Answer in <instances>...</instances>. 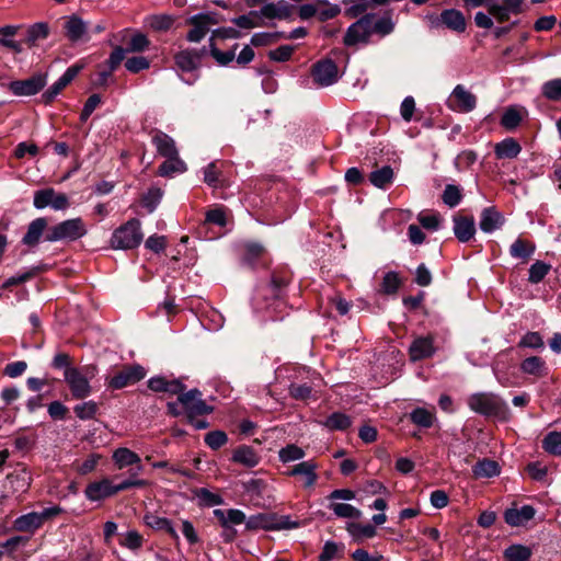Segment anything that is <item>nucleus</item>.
Returning <instances> with one entry per match:
<instances>
[{
  "mask_svg": "<svg viewBox=\"0 0 561 561\" xmlns=\"http://www.w3.org/2000/svg\"><path fill=\"white\" fill-rule=\"evenodd\" d=\"M409 352L411 359L414 362L431 357L435 352L433 337H416L410 345Z\"/></svg>",
  "mask_w": 561,
  "mask_h": 561,
  "instance_id": "nucleus-18",
  "label": "nucleus"
},
{
  "mask_svg": "<svg viewBox=\"0 0 561 561\" xmlns=\"http://www.w3.org/2000/svg\"><path fill=\"white\" fill-rule=\"evenodd\" d=\"M232 22L241 28H254L262 26V16L260 12L251 11L248 14L233 19Z\"/></svg>",
  "mask_w": 561,
  "mask_h": 561,
  "instance_id": "nucleus-45",
  "label": "nucleus"
},
{
  "mask_svg": "<svg viewBox=\"0 0 561 561\" xmlns=\"http://www.w3.org/2000/svg\"><path fill=\"white\" fill-rule=\"evenodd\" d=\"M551 268L550 264H547L542 261H536L529 268V277L528 280L531 284H538L541 282L545 276L549 273Z\"/></svg>",
  "mask_w": 561,
  "mask_h": 561,
  "instance_id": "nucleus-50",
  "label": "nucleus"
},
{
  "mask_svg": "<svg viewBox=\"0 0 561 561\" xmlns=\"http://www.w3.org/2000/svg\"><path fill=\"white\" fill-rule=\"evenodd\" d=\"M65 31L67 37L71 42H79L85 39L87 25L81 19L77 16H71L66 21Z\"/></svg>",
  "mask_w": 561,
  "mask_h": 561,
  "instance_id": "nucleus-29",
  "label": "nucleus"
},
{
  "mask_svg": "<svg viewBox=\"0 0 561 561\" xmlns=\"http://www.w3.org/2000/svg\"><path fill=\"white\" fill-rule=\"evenodd\" d=\"M305 450L297 445H287L278 451L279 460L284 463L300 460L305 457Z\"/></svg>",
  "mask_w": 561,
  "mask_h": 561,
  "instance_id": "nucleus-49",
  "label": "nucleus"
},
{
  "mask_svg": "<svg viewBox=\"0 0 561 561\" xmlns=\"http://www.w3.org/2000/svg\"><path fill=\"white\" fill-rule=\"evenodd\" d=\"M146 371L140 365L126 366L108 379V387L122 389L145 378Z\"/></svg>",
  "mask_w": 561,
  "mask_h": 561,
  "instance_id": "nucleus-9",
  "label": "nucleus"
},
{
  "mask_svg": "<svg viewBox=\"0 0 561 561\" xmlns=\"http://www.w3.org/2000/svg\"><path fill=\"white\" fill-rule=\"evenodd\" d=\"M454 233L460 242H468L476 233V224L472 217L456 215L453 218Z\"/></svg>",
  "mask_w": 561,
  "mask_h": 561,
  "instance_id": "nucleus-17",
  "label": "nucleus"
},
{
  "mask_svg": "<svg viewBox=\"0 0 561 561\" xmlns=\"http://www.w3.org/2000/svg\"><path fill=\"white\" fill-rule=\"evenodd\" d=\"M504 224V218L494 207H486L480 215V229L485 233H491L500 229Z\"/></svg>",
  "mask_w": 561,
  "mask_h": 561,
  "instance_id": "nucleus-19",
  "label": "nucleus"
},
{
  "mask_svg": "<svg viewBox=\"0 0 561 561\" xmlns=\"http://www.w3.org/2000/svg\"><path fill=\"white\" fill-rule=\"evenodd\" d=\"M546 451L552 455H561V432H550L542 442Z\"/></svg>",
  "mask_w": 561,
  "mask_h": 561,
  "instance_id": "nucleus-51",
  "label": "nucleus"
},
{
  "mask_svg": "<svg viewBox=\"0 0 561 561\" xmlns=\"http://www.w3.org/2000/svg\"><path fill=\"white\" fill-rule=\"evenodd\" d=\"M228 440L227 434L222 431H213L206 434L205 443L211 449H218L222 447Z\"/></svg>",
  "mask_w": 561,
  "mask_h": 561,
  "instance_id": "nucleus-59",
  "label": "nucleus"
},
{
  "mask_svg": "<svg viewBox=\"0 0 561 561\" xmlns=\"http://www.w3.org/2000/svg\"><path fill=\"white\" fill-rule=\"evenodd\" d=\"M59 506H51L44 508L42 512H31L19 516L13 522V528L21 533H35L39 529L47 520L59 515L61 513Z\"/></svg>",
  "mask_w": 561,
  "mask_h": 561,
  "instance_id": "nucleus-5",
  "label": "nucleus"
},
{
  "mask_svg": "<svg viewBox=\"0 0 561 561\" xmlns=\"http://www.w3.org/2000/svg\"><path fill=\"white\" fill-rule=\"evenodd\" d=\"M152 144L154 145L158 153L164 158H169L179 153L175 146V141L165 133H154V135L152 136Z\"/></svg>",
  "mask_w": 561,
  "mask_h": 561,
  "instance_id": "nucleus-24",
  "label": "nucleus"
},
{
  "mask_svg": "<svg viewBox=\"0 0 561 561\" xmlns=\"http://www.w3.org/2000/svg\"><path fill=\"white\" fill-rule=\"evenodd\" d=\"M98 411H99V404L92 400L84 401L80 404H77L73 408L75 414L80 420H83V421L93 419L96 415Z\"/></svg>",
  "mask_w": 561,
  "mask_h": 561,
  "instance_id": "nucleus-47",
  "label": "nucleus"
},
{
  "mask_svg": "<svg viewBox=\"0 0 561 561\" xmlns=\"http://www.w3.org/2000/svg\"><path fill=\"white\" fill-rule=\"evenodd\" d=\"M534 516L535 510L529 505H524L520 508H510L504 514L505 522L511 526H520Z\"/></svg>",
  "mask_w": 561,
  "mask_h": 561,
  "instance_id": "nucleus-23",
  "label": "nucleus"
},
{
  "mask_svg": "<svg viewBox=\"0 0 561 561\" xmlns=\"http://www.w3.org/2000/svg\"><path fill=\"white\" fill-rule=\"evenodd\" d=\"M46 227H47V220L45 218L41 217V218H36L35 220H33L28 225L27 231L22 239L23 244L31 247V248L35 247L38 243L41 237L43 236Z\"/></svg>",
  "mask_w": 561,
  "mask_h": 561,
  "instance_id": "nucleus-25",
  "label": "nucleus"
},
{
  "mask_svg": "<svg viewBox=\"0 0 561 561\" xmlns=\"http://www.w3.org/2000/svg\"><path fill=\"white\" fill-rule=\"evenodd\" d=\"M210 54L214 57V59L221 66H227L236 57L234 49L221 51L214 44H210Z\"/></svg>",
  "mask_w": 561,
  "mask_h": 561,
  "instance_id": "nucleus-61",
  "label": "nucleus"
},
{
  "mask_svg": "<svg viewBox=\"0 0 561 561\" xmlns=\"http://www.w3.org/2000/svg\"><path fill=\"white\" fill-rule=\"evenodd\" d=\"M217 23L215 15L210 13L196 14L190 18L188 24L192 25V28L187 33V41L192 43L201 42L208 33L210 25Z\"/></svg>",
  "mask_w": 561,
  "mask_h": 561,
  "instance_id": "nucleus-10",
  "label": "nucleus"
},
{
  "mask_svg": "<svg viewBox=\"0 0 561 561\" xmlns=\"http://www.w3.org/2000/svg\"><path fill=\"white\" fill-rule=\"evenodd\" d=\"M312 76L317 84L329 87L337 81L339 69L334 61L324 59L313 66Z\"/></svg>",
  "mask_w": 561,
  "mask_h": 561,
  "instance_id": "nucleus-12",
  "label": "nucleus"
},
{
  "mask_svg": "<svg viewBox=\"0 0 561 561\" xmlns=\"http://www.w3.org/2000/svg\"><path fill=\"white\" fill-rule=\"evenodd\" d=\"M9 488L13 493H25L31 485V477L26 471H19L7 477Z\"/></svg>",
  "mask_w": 561,
  "mask_h": 561,
  "instance_id": "nucleus-32",
  "label": "nucleus"
},
{
  "mask_svg": "<svg viewBox=\"0 0 561 561\" xmlns=\"http://www.w3.org/2000/svg\"><path fill=\"white\" fill-rule=\"evenodd\" d=\"M536 245L528 240L518 238L510 248V254L514 259L522 260L523 263L527 262L534 254Z\"/></svg>",
  "mask_w": 561,
  "mask_h": 561,
  "instance_id": "nucleus-27",
  "label": "nucleus"
},
{
  "mask_svg": "<svg viewBox=\"0 0 561 561\" xmlns=\"http://www.w3.org/2000/svg\"><path fill=\"white\" fill-rule=\"evenodd\" d=\"M346 529L356 539L373 538L376 535V528L370 524L350 523Z\"/></svg>",
  "mask_w": 561,
  "mask_h": 561,
  "instance_id": "nucleus-44",
  "label": "nucleus"
},
{
  "mask_svg": "<svg viewBox=\"0 0 561 561\" xmlns=\"http://www.w3.org/2000/svg\"><path fill=\"white\" fill-rule=\"evenodd\" d=\"M442 22L450 30L462 32L466 28V21L460 11L457 10H445L440 14Z\"/></svg>",
  "mask_w": 561,
  "mask_h": 561,
  "instance_id": "nucleus-34",
  "label": "nucleus"
},
{
  "mask_svg": "<svg viewBox=\"0 0 561 561\" xmlns=\"http://www.w3.org/2000/svg\"><path fill=\"white\" fill-rule=\"evenodd\" d=\"M520 347L541 348L543 347V341L538 332L526 333L518 344Z\"/></svg>",
  "mask_w": 561,
  "mask_h": 561,
  "instance_id": "nucleus-62",
  "label": "nucleus"
},
{
  "mask_svg": "<svg viewBox=\"0 0 561 561\" xmlns=\"http://www.w3.org/2000/svg\"><path fill=\"white\" fill-rule=\"evenodd\" d=\"M401 285L399 275L396 272H388L381 283V291L386 295L396 294Z\"/></svg>",
  "mask_w": 561,
  "mask_h": 561,
  "instance_id": "nucleus-53",
  "label": "nucleus"
},
{
  "mask_svg": "<svg viewBox=\"0 0 561 561\" xmlns=\"http://www.w3.org/2000/svg\"><path fill=\"white\" fill-rule=\"evenodd\" d=\"M175 19L170 14H151L145 18V24L156 32L169 31Z\"/></svg>",
  "mask_w": 561,
  "mask_h": 561,
  "instance_id": "nucleus-33",
  "label": "nucleus"
},
{
  "mask_svg": "<svg viewBox=\"0 0 561 561\" xmlns=\"http://www.w3.org/2000/svg\"><path fill=\"white\" fill-rule=\"evenodd\" d=\"M468 405L472 411L485 416H494L501 421L510 417L506 402L494 393H474L468 398Z\"/></svg>",
  "mask_w": 561,
  "mask_h": 561,
  "instance_id": "nucleus-1",
  "label": "nucleus"
},
{
  "mask_svg": "<svg viewBox=\"0 0 561 561\" xmlns=\"http://www.w3.org/2000/svg\"><path fill=\"white\" fill-rule=\"evenodd\" d=\"M443 202L449 207H456L462 198L461 191L458 186L448 184L443 192Z\"/></svg>",
  "mask_w": 561,
  "mask_h": 561,
  "instance_id": "nucleus-55",
  "label": "nucleus"
},
{
  "mask_svg": "<svg viewBox=\"0 0 561 561\" xmlns=\"http://www.w3.org/2000/svg\"><path fill=\"white\" fill-rule=\"evenodd\" d=\"M55 191L53 188H45L35 192L34 194V206L37 209L45 208L47 206H51L53 198L55 197Z\"/></svg>",
  "mask_w": 561,
  "mask_h": 561,
  "instance_id": "nucleus-57",
  "label": "nucleus"
},
{
  "mask_svg": "<svg viewBox=\"0 0 561 561\" xmlns=\"http://www.w3.org/2000/svg\"><path fill=\"white\" fill-rule=\"evenodd\" d=\"M524 108H519L516 106L507 107L501 118V125L506 129L516 128L522 122Z\"/></svg>",
  "mask_w": 561,
  "mask_h": 561,
  "instance_id": "nucleus-40",
  "label": "nucleus"
},
{
  "mask_svg": "<svg viewBox=\"0 0 561 561\" xmlns=\"http://www.w3.org/2000/svg\"><path fill=\"white\" fill-rule=\"evenodd\" d=\"M232 461L252 468L260 462V456L252 447L243 445L234 449Z\"/></svg>",
  "mask_w": 561,
  "mask_h": 561,
  "instance_id": "nucleus-26",
  "label": "nucleus"
},
{
  "mask_svg": "<svg viewBox=\"0 0 561 561\" xmlns=\"http://www.w3.org/2000/svg\"><path fill=\"white\" fill-rule=\"evenodd\" d=\"M293 12V5L285 0L271 2L262 7L261 16L267 19H287Z\"/></svg>",
  "mask_w": 561,
  "mask_h": 561,
  "instance_id": "nucleus-21",
  "label": "nucleus"
},
{
  "mask_svg": "<svg viewBox=\"0 0 561 561\" xmlns=\"http://www.w3.org/2000/svg\"><path fill=\"white\" fill-rule=\"evenodd\" d=\"M175 65L182 72L195 70L201 61V54L195 50H181L174 56Z\"/></svg>",
  "mask_w": 561,
  "mask_h": 561,
  "instance_id": "nucleus-22",
  "label": "nucleus"
},
{
  "mask_svg": "<svg viewBox=\"0 0 561 561\" xmlns=\"http://www.w3.org/2000/svg\"><path fill=\"white\" fill-rule=\"evenodd\" d=\"M116 493H118L116 485L107 478L89 483L84 490V494L90 501H100Z\"/></svg>",
  "mask_w": 561,
  "mask_h": 561,
  "instance_id": "nucleus-14",
  "label": "nucleus"
},
{
  "mask_svg": "<svg viewBox=\"0 0 561 561\" xmlns=\"http://www.w3.org/2000/svg\"><path fill=\"white\" fill-rule=\"evenodd\" d=\"M329 507L337 517L359 518L362 516V512L351 504L331 503Z\"/></svg>",
  "mask_w": 561,
  "mask_h": 561,
  "instance_id": "nucleus-46",
  "label": "nucleus"
},
{
  "mask_svg": "<svg viewBox=\"0 0 561 561\" xmlns=\"http://www.w3.org/2000/svg\"><path fill=\"white\" fill-rule=\"evenodd\" d=\"M179 403L182 407L188 422H193L194 417L209 414L213 412V408L206 404L202 399V393L197 389H192L187 392L184 390L178 393Z\"/></svg>",
  "mask_w": 561,
  "mask_h": 561,
  "instance_id": "nucleus-7",
  "label": "nucleus"
},
{
  "mask_svg": "<svg viewBox=\"0 0 561 561\" xmlns=\"http://www.w3.org/2000/svg\"><path fill=\"white\" fill-rule=\"evenodd\" d=\"M448 102L450 107L456 111L470 112L476 107L477 98L465 87L458 84L451 92Z\"/></svg>",
  "mask_w": 561,
  "mask_h": 561,
  "instance_id": "nucleus-13",
  "label": "nucleus"
},
{
  "mask_svg": "<svg viewBox=\"0 0 561 561\" xmlns=\"http://www.w3.org/2000/svg\"><path fill=\"white\" fill-rule=\"evenodd\" d=\"M49 35V26L45 22H38L30 25L25 32L24 43L28 46H35L38 42L44 41Z\"/></svg>",
  "mask_w": 561,
  "mask_h": 561,
  "instance_id": "nucleus-28",
  "label": "nucleus"
},
{
  "mask_svg": "<svg viewBox=\"0 0 561 561\" xmlns=\"http://www.w3.org/2000/svg\"><path fill=\"white\" fill-rule=\"evenodd\" d=\"M81 66L73 65L43 94L45 101L51 102L80 72Z\"/></svg>",
  "mask_w": 561,
  "mask_h": 561,
  "instance_id": "nucleus-16",
  "label": "nucleus"
},
{
  "mask_svg": "<svg viewBox=\"0 0 561 561\" xmlns=\"http://www.w3.org/2000/svg\"><path fill=\"white\" fill-rule=\"evenodd\" d=\"M165 159L167 160L159 167V175L169 176L173 173H183L186 171V164L180 159L179 153Z\"/></svg>",
  "mask_w": 561,
  "mask_h": 561,
  "instance_id": "nucleus-35",
  "label": "nucleus"
},
{
  "mask_svg": "<svg viewBox=\"0 0 561 561\" xmlns=\"http://www.w3.org/2000/svg\"><path fill=\"white\" fill-rule=\"evenodd\" d=\"M88 233L84 221L78 217L61 221L48 229L45 240L49 242L76 241Z\"/></svg>",
  "mask_w": 561,
  "mask_h": 561,
  "instance_id": "nucleus-4",
  "label": "nucleus"
},
{
  "mask_svg": "<svg viewBox=\"0 0 561 561\" xmlns=\"http://www.w3.org/2000/svg\"><path fill=\"white\" fill-rule=\"evenodd\" d=\"M95 371L94 366H85L82 370L76 367L65 369V381L75 399L82 400L91 394L90 379L94 377Z\"/></svg>",
  "mask_w": 561,
  "mask_h": 561,
  "instance_id": "nucleus-2",
  "label": "nucleus"
},
{
  "mask_svg": "<svg viewBox=\"0 0 561 561\" xmlns=\"http://www.w3.org/2000/svg\"><path fill=\"white\" fill-rule=\"evenodd\" d=\"M46 84V77L35 75L26 80L11 81L9 90L16 96H31L39 92Z\"/></svg>",
  "mask_w": 561,
  "mask_h": 561,
  "instance_id": "nucleus-11",
  "label": "nucleus"
},
{
  "mask_svg": "<svg viewBox=\"0 0 561 561\" xmlns=\"http://www.w3.org/2000/svg\"><path fill=\"white\" fill-rule=\"evenodd\" d=\"M394 24L388 16L376 19L373 14V34L385 36L393 31Z\"/></svg>",
  "mask_w": 561,
  "mask_h": 561,
  "instance_id": "nucleus-54",
  "label": "nucleus"
},
{
  "mask_svg": "<svg viewBox=\"0 0 561 561\" xmlns=\"http://www.w3.org/2000/svg\"><path fill=\"white\" fill-rule=\"evenodd\" d=\"M352 424L351 417L341 412H334L327 417L322 425L329 431H345Z\"/></svg>",
  "mask_w": 561,
  "mask_h": 561,
  "instance_id": "nucleus-39",
  "label": "nucleus"
},
{
  "mask_svg": "<svg viewBox=\"0 0 561 561\" xmlns=\"http://www.w3.org/2000/svg\"><path fill=\"white\" fill-rule=\"evenodd\" d=\"M371 35L373 14H366L347 28L343 43L348 47L367 44Z\"/></svg>",
  "mask_w": 561,
  "mask_h": 561,
  "instance_id": "nucleus-8",
  "label": "nucleus"
},
{
  "mask_svg": "<svg viewBox=\"0 0 561 561\" xmlns=\"http://www.w3.org/2000/svg\"><path fill=\"white\" fill-rule=\"evenodd\" d=\"M476 478H492L500 474V467L496 461L483 459L472 468Z\"/></svg>",
  "mask_w": 561,
  "mask_h": 561,
  "instance_id": "nucleus-37",
  "label": "nucleus"
},
{
  "mask_svg": "<svg viewBox=\"0 0 561 561\" xmlns=\"http://www.w3.org/2000/svg\"><path fill=\"white\" fill-rule=\"evenodd\" d=\"M264 247L256 242H248L244 244V261L253 264L254 261L264 254Z\"/></svg>",
  "mask_w": 561,
  "mask_h": 561,
  "instance_id": "nucleus-58",
  "label": "nucleus"
},
{
  "mask_svg": "<svg viewBox=\"0 0 561 561\" xmlns=\"http://www.w3.org/2000/svg\"><path fill=\"white\" fill-rule=\"evenodd\" d=\"M149 39L141 33L131 36L126 48L127 51H144L149 47Z\"/></svg>",
  "mask_w": 561,
  "mask_h": 561,
  "instance_id": "nucleus-60",
  "label": "nucleus"
},
{
  "mask_svg": "<svg viewBox=\"0 0 561 561\" xmlns=\"http://www.w3.org/2000/svg\"><path fill=\"white\" fill-rule=\"evenodd\" d=\"M150 66L149 60L142 56H136L128 58L125 62V67L128 71L137 73L141 70L148 69Z\"/></svg>",
  "mask_w": 561,
  "mask_h": 561,
  "instance_id": "nucleus-63",
  "label": "nucleus"
},
{
  "mask_svg": "<svg viewBox=\"0 0 561 561\" xmlns=\"http://www.w3.org/2000/svg\"><path fill=\"white\" fill-rule=\"evenodd\" d=\"M541 94L549 101H561V78L545 82L541 85Z\"/></svg>",
  "mask_w": 561,
  "mask_h": 561,
  "instance_id": "nucleus-43",
  "label": "nucleus"
},
{
  "mask_svg": "<svg viewBox=\"0 0 561 561\" xmlns=\"http://www.w3.org/2000/svg\"><path fill=\"white\" fill-rule=\"evenodd\" d=\"M144 234L138 219H130L118 227L112 234L111 247L115 250H129L138 247Z\"/></svg>",
  "mask_w": 561,
  "mask_h": 561,
  "instance_id": "nucleus-3",
  "label": "nucleus"
},
{
  "mask_svg": "<svg viewBox=\"0 0 561 561\" xmlns=\"http://www.w3.org/2000/svg\"><path fill=\"white\" fill-rule=\"evenodd\" d=\"M369 180L378 188H385L393 180V170L390 167H382L370 173Z\"/></svg>",
  "mask_w": 561,
  "mask_h": 561,
  "instance_id": "nucleus-41",
  "label": "nucleus"
},
{
  "mask_svg": "<svg viewBox=\"0 0 561 561\" xmlns=\"http://www.w3.org/2000/svg\"><path fill=\"white\" fill-rule=\"evenodd\" d=\"M148 387L156 392H168L178 394L184 390V386L180 380L167 379L164 377H152L148 380Z\"/></svg>",
  "mask_w": 561,
  "mask_h": 561,
  "instance_id": "nucleus-20",
  "label": "nucleus"
},
{
  "mask_svg": "<svg viewBox=\"0 0 561 561\" xmlns=\"http://www.w3.org/2000/svg\"><path fill=\"white\" fill-rule=\"evenodd\" d=\"M162 197V191L160 188H150L147 195L144 197V206L149 213H152Z\"/></svg>",
  "mask_w": 561,
  "mask_h": 561,
  "instance_id": "nucleus-64",
  "label": "nucleus"
},
{
  "mask_svg": "<svg viewBox=\"0 0 561 561\" xmlns=\"http://www.w3.org/2000/svg\"><path fill=\"white\" fill-rule=\"evenodd\" d=\"M144 542L142 536L136 530H128L124 534H121L119 545L129 549V550H138L141 548Z\"/></svg>",
  "mask_w": 561,
  "mask_h": 561,
  "instance_id": "nucleus-48",
  "label": "nucleus"
},
{
  "mask_svg": "<svg viewBox=\"0 0 561 561\" xmlns=\"http://www.w3.org/2000/svg\"><path fill=\"white\" fill-rule=\"evenodd\" d=\"M411 421L421 427H431L435 420L434 412L424 408H416L410 414Z\"/></svg>",
  "mask_w": 561,
  "mask_h": 561,
  "instance_id": "nucleus-42",
  "label": "nucleus"
},
{
  "mask_svg": "<svg viewBox=\"0 0 561 561\" xmlns=\"http://www.w3.org/2000/svg\"><path fill=\"white\" fill-rule=\"evenodd\" d=\"M145 523L152 529L163 530L168 533L173 539H179L178 533L172 526L171 522L164 517H159L154 515H146Z\"/></svg>",
  "mask_w": 561,
  "mask_h": 561,
  "instance_id": "nucleus-38",
  "label": "nucleus"
},
{
  "mask_svg": "<svg viewBox=\"0 0 561 561\" xmlns=\"http://www.w3.org/2000/svg\"><path fill=\"white\" fill-rule=\"evenodd\" d=\"M486 7L489 13L500 23L506 22L510 19V14H512L505 4H499L497 2L490 1L486 3Z\"/></svg>",
  "mask_w": 561,
  "mask_h": 561,
  "instance_id": "nucleus-56",
  "label": "nucleus"
},
{
  "mask_svg": "<svg viewBox=\"0 0 561 561\" xmlns=\"http://www.w3.org/2000/svg\"><path fill=\"white\" fill-rule=\"evenodd\" d=\"M299 524L291 522L288 516H277L276 514H257L249 517L245 527L249 530H279L297 528Z\"/></svg>",
  "mask_w": 561,
  "mask_h": 561,
  "instance_id": "nucleus-6",
  "label": "nucleus"
},
{
  "mask_svg": "<svg viewBox=\"0 0 561 561\" xmlns=\"http://www.w3.org/2000/svg\"><path fill=\"white\" fill-rule=\"evenodd\" d=\"M317 469L318 465L313 460H307L295 465L287 474L291 477L301 476L304 479V488L310 489L318 480Z\"/></svg>",
  "mask_w": 561,
  "mask_h": 561,
  "instance_id": "nucleus-15",
  "label": "nucleus"
},
{
  "mask_svg": "<svg viewBox=\"0 0 561 561\" xmlns=\"http://www.w3.org/2000/svg\"><path fill=\"white\" fill-rule=\"evenodd\" d=\"M522 150L520 145L514 138H506L497 142L494 152L497 159H514Z\"/></svg>",
  "mask_w": 561,
  "mask_h": 561,
  "instance_id": "nucleus-30",
  "label": "nucleus"
},
{
  "mask_svg": "<svg viewBox=\"0 0 561 561\" xmlns=\"http://www.w3.org/2000/svg\"><path fill=\"white\" fill-rule=\"evenodd\" d=\"M506 561H529L531 552L524 546H511L504 553Z\"/></svg>",
  "mask_w": 561,
  "mask_h": 561,
  "instance_id": "nucleus-52",
  "label": "nucleus"
},
{
  "mask_svg": "<svg viewBox=\"0 0 561 561\" xmlns=\"http://www.w3.org/2000/svg\"><path fill=\"white\" fill-rule=\"evenodd\" d=\"M520 369L523 373L536 377H542L546 375L545 360L539 356H530L524 359L520 364Z\"/></svg>",
  "mask_w": 561,
  "mask_h": 561,
  "instance_id": "nucleus-36",
  "label": "nucleus"
},
{
  "mask_svg": "<svg viewBox=\"0 0 561 561\" xmlns=\"http://www.w3.org/2000/svg\"><path fill=\"white\" fill-rule=\"evenodd\" d=\"M112 459L117 469H124L126 467L137 465L140 462V457L136 453L126 447H119L115 449Z\"/></svg>",
  "mask_w": 561,
  "mask_h": 561,
  "instance_id": "nucleus-31",
  "label": "nucleus"
}]
</instances>
